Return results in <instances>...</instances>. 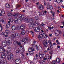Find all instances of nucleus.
I'll return each mask as SVG.
<instances>
[{"label": "nucleus", "mask_w": 64, "mask_h": 64, "mask_svg": "<svg viewBox=\"0 0 64 64\" xmlns=\"http://www.w3.org/2000/svg\"><path fill=\"white\" fill-rule=\"evenodd\" d=\"M35 51V49L33 48L30 47V48L28 50V51L29 52V55H33L34 54V52L33 51Z\"/></svg>", "instance_id": "obj_1"}, {"label": "nucleus", "mask_w": 64, "mask_h": 64, "mask_svg": "<svg viewBox=\"0 0 64 64\" xmlns=\"http://www.w3.org/2000/svg\"><path fill=\"white\" fill-rule=\"evenodd\" d=\"M8 52H9V51H8V52H5V53H2V54L1 56L2 59V60L3 59H4V58H6V56L7 54H8Z\"/></svg>", "instance_id": "obj_2"}, {"label": "nucleus", "mask_w": 64, "mask_h": 64, "mask_svg": "<svg viewBox=\"0 0 64 64\" xmlns=\"http://www.w3.org/2000/svg\"><path fill=\"white\" fill-rule=\"evenodd\" d=\"M33 21H34V20H33L32 22L30 23V24H28L29 28L30 29L34 28L35 26V24L34 23V22Z\"/></svg>", "instance_id": "obj_3"}, {"label": "nucleus", "mask_w": 64, "mask_h": 64, "mask_svg": "<svg viewBox=\"0 0 64 64\" xmlns=\"http://www.w3.org/2000/svg\"><path fill=\"white\" fill-rule=\"evenodd\" d=\"M41 30H42V28H39V27H36L34 29V31L36 32H39Z\"/></svg>", "instance_id": "obj_4"}, {"label": "nucleus", "mask_w": 64, "mask_h": 64, "mask_svg": "<svg viewBox=\"0 0 64 64\" xmlns=\"http://www.w3.org/2000/svg\"><path fill=\"white\" fill-rule=\"evenodd\" d=\"M46 56V54H43L42 53H41V52H40L38 54V56H39L40 57L41 59L43 58L44 57H45Z\"/></svg>", "instance_id": "obj_5"}, {"label": "nucleus", "mask_w": 64, "mask_h": 64, "mask_svg": "<svg viewBox=\"0 0 64 64\" xmlns=\"http://www.w3.org/2000/svg\"><path fill=\"white\" fill-rule=\"evenodd\" d=\"M25 21L26 22H27L28 23H32L33 21V19L31 18L29 19L26 18L25 19Z\"/></svg>", "instance_id": "obj_6"}, {"label": "nucleus", "mask_w": 64, "mask_h": 64, "mask_svg": "<svg viewBox=\"0 0 64 64\" xmlns=\"http://www.w3.org/2000/svg\"><path fill=\"white\" fill-rule=\"evenodd\" d=\"M43 45L45 47H47V46H48L47 41L45 40L43 41Z\"/></svg>", "instance_id": "obj_7"}, {"label": "nucleus", "mask_w": 64, "mask_h": 64, "mask_svg": "<svg viewBox=\"0 0 64 64\" xmlns=\"http://www.w3.org/2000/svg\"><path fill=\"white\" fill-rule=\"evenodd\" d=\"M15 22L16 24H21V21L18 19H15Z\"/></svg>", "instance_id": "obj_8"}, {"label": "nucleus", "mask_w": 64, "mask_h": 64, "mask_svg": "<svg viewBox=\"0 0 64 64\" xmlns=\"http://www.w3.org/2000/svg\"><path fill=\"white\" fill-rule=\"evenodd\" d=\"M6 52V50H5V49L4 48H0V53H2L4 52Z\"/></svg>", "instance_id": "obj_9"}, {"label": "nucleus", "mask_w": 64, "mask_h": 64, "mask_svg": "<svg viewBox=\"0 0 64 64\" xmlns=\"http://www.w3.org/2000/svg\"><path fill=\"white\" fill-rule=\"evenodd\" d=\"M7 49L8 51L6 50V52H8V51H9V52H8V54H10V53H11V48L10 47H9Z\"/></svg>", "instance_id": "obj_10"}, {"label": "nucleus", "mask_w": 64, "mask_h": 64, "mask_svg": "<svg viewBox=\"0 0 64 64\" xmlns=\"http://www.w3.org/2000/svg\"><path fill=\"white\" fill-rule=\"evenodd\" d=\"M19 60H16L15 63L16 64H20L21 63V60L20 59H19Z\"/></svg>", "instance_id": "obj_11"}, {"label": "nucleus", "mask_w": 64, "mask_h": 64, "mask_svg": "<svg viewBox=\"0 0 64 64\" xmlns=\"http://www.w3.org/2000/svg\"><path fill=\"white\" fill-rule=\"evenodd\" d=\"M26 26L24 24H22L21 25V26H20V29L22 30H24V29L25 28Z\"/></svg>", "instance_id": "obj_12"}, {"label": "nucleus", "mask_w": 64, "mask_h": 64, "mask_svg": "<svg viewBox=\"0 0 64 64\" xmlns=\"http://www.w3.org/2000/svg\"><path fill=\"white\" fill-rule=\"evenodd\" d=\"M56 31H57V32L58 33H59L60 34H58V35H56V34H57V33H55V35L56 36H58V37H60L61 36V35H61V34H62V32H61L59 31H58V30H57Z\"/></svg>", "instance_id": "obj_13"}, {"label": "nucleus", "mask_w": 64, "mask_h": 64, "mask_svg": "<svg viewBox=\"0 0 64 64\" xmlns=\"http://www.w3.org/2000/svg\"><path fill=\"white\" fill-rule=\"evenodd\" d=\"M38 8L39 9H40V10H43L44 9V7H43V6L42 4H40V5L38 6Z\"/></svg>", "instance_id": "obj_14"}, {"label": "nucleus", "mask_w": 64, "mask_h": 64, "mask_svg": "<svg viewBox=\"0 0 64 64\" xmlns=\"http://www.w3.org/2000/svg\"><path fill=\"white\" fill-rule=\"evenodd\" d=\"M44 12H39V15L40 16H41V15L44 16Z\"/></svg>", "instance_id": "obj_15"}, {"label": "nucleus", "mask_w": 64, "mask_h": 64, "mask_svg": "<svg viewBox=\"0 0 64 64\" xmlns=\"http://www.w3.org/2000/svg\"><path fill=\"white\" fill-rule=\"evenodd\" d=\"M0 11L1 12V13L4 16L5 14V12L4 10H0Z\"/></svg>", "instance_id": "obj_16"}, {"label": "nucleus", "mask_w": 64, "mask_h": 64, "mask_svg": "<svg viewBox=\"0 0 64 64\" xmlns=\"http://www.w3.org/2000/svg\"><path fill=\"white\" fill-rule=\"evenodd\" d=\"M0 22H2L3 23H4V24H5L6 23V22H4V20L3 19V18H0Z\"/></svg>", "instance_id": "obj_17"}, {"label": "nucleus", "mask_w": 64, "mask_h": 64, "mask_svg": "<svg viewBox=\"0 0 64 64\" xmlns=\"http://www.w3.org/2000/svg\"><path fill=\"white\" fill-rule=\"evenodd\" d=\"M2 46L4 47H6L7 45V44L5 42H2Z\"/></svg>", "instance_id": "obj_18"}, {"label": "nucleus", "mask_w": 64, "mask_h": 64, "mask_svg": "<svg viewBox=\"0 0 64 64\" xmlns=\"http://www.w3.org/2000/svg\"><path fill=\"white\" fill-rule=\"evenodd\" d=\"M2 62L4 64H8V63H7V60H6L5 59H4V60L2 61Z\"/></svg>", "instance_id": "obj_19"}, {"label": "nucleus", "mask_w": 64, "mask_h": 64, "mask_svg": "<svg viewBox=\"0 0 64 64\" xmlns=\"http://www.w3.org/2000/svg\"><path fill=\"white\" fill-rule=\"evenodd\" d=\"M56 62L57 63H59L60 62V60L59 58H57L56 59Z\"/></svg>", "instance_id": "obj_20"}, {"label": "nucleus", "mask_w": 64, "mask_h": 64, "mask_svg": "<svg viewBox=\"0 0 64 64\" xmlns=\"http://www.w3.org/2000/svg\"><path fill=\"white\" fill-rule=\"evenodd\" d=\"M26 33V31L24 30H22L21 32V34L22 35H24Z\"/></svg>", "instance_id": "obj_21"}, {"label": "nucleus", "mask_w": 64, "mask_h": 64, "mask_svg": "<svg viewBox=\"0 0 64 64\" xmlns=\"http://www.w3.org/2000/svg\"><path fill=\"white\" fill-rule=\"evenodd\" d=\"M15 36H16V38H19L20 37V35L18 33H16L15 34Z\"/></svg>", "instance_id": "obj_22"}, {"label": "nucleus", "mask_w": 64, "mask_h": 64, "mask_svg": "<svg viewBox=\"0 0 64 64\" xmlns=\"http://www.w3.org/2000/svg\"><path fill=\"white\" fill-rule=\"evenodd\" d=\"M23 40H24V41H23L24 43H27L28 42V40L27 39L25 38L23 39Z\"/></svg>", "instance_id": "obj_23"}, {"label": "nucleus", "mask_w": 64, "mask_h": 64, "mask_svg": "<svg viewBox=\"0 0 64 64\" xmlns=\"http://www.w3.org/2000/svg\"><path fill=\"white\" fill-rule=\"evenodd\" d=\"M7 59L9 61H10L11 60H12V58H10V56H7Z\"/></svg>", "instance_id": "obj_24"}, {"label": "nucleus", "mask_w": 64, "mask_h": 64, "mask_svg": "<svg viewBox=\"0 0 64 64\" xmlns=\"http://www.w3.org/2000/svg\"><path fill=\"white\" fill-rule=\"evenodd\" d=\"M40 35H41L42 36H43V37H44L45 36V34L42 32H40Z\"/></svg>", "instance_id": "obj_25"}, {"label": "nucleus", "mask_w": 64, "mask_h": 64, "mask_svg": "<svg viewBox=\"0 0 64 64\" xmlns=\"http://www.w3.org/2000/svg\"><path fill=\"white\" fill-rule=\"evenodd\" d=\"M22 50H20V52L21 53H23V52H24L25 51V50L24 49V48H22Z\"/></svg>", "instance_id": "obj_26"}, {"label": "nucleus", "mask_w": 64, "mask_h": 64, "mask_svg": "<svg viewBox=\"0 0 64 64\" xmlns=\"http://www.w3.org/2000/svg\"><path fill=\"white\" fill-rule=\"evenodd\" d=\"M33 45H32V47H35L34 45H36V42L35 41L33 42Z\"/></svg>", "instance_id": "obj_27"}, {"label": "nucleus", "mask_w": 64, "mask_h": 64, "mask_svg": "<svg viewBox=\"0 0 64 64\" xmlns=\"http://www.w3.org/2000/svg\"><path fill=\"white\" fill-rule=\"evenodd\" d=\"M9 56H10V58H11V59H12V60H13V59L14 57H13V55L12 54H10Z\"/></svg>", "instance_id": "obj_28"}, {"label": "nucleus", "mask_w": 64, "mask_h": 64, "mask_svg": "<svg viewBox=\"0 0 64 64\" xmlns=\"http://www.w3.org/2000/svg\"><path fill=\"white\" fill-rule=\"evenodd\" d=\"M19 17L21 19L22 18H24V16L23 15H20L19 16Z\"/></svg>", "instance_id": "obj_29"}, {"label": "nucleus", "mask_w": 64, "mask_h": 64, "mask_svg": "<svg viewBox=\"0 0 64 64\" xmlns=\"http://www.w3.org/2000/svg\"><path fill=\"white\" fill-rule=\"evenodd\" d=\"M3 30V28L2 27V26L1 25V24L0 23V32H2Z\"/></svg>", "instance_id": "obj_30"}, {"label": "nucleus", "mask_w": 64, "mask_h": 64, "mask_svg": "<svg viewBox=\"0 0 64 64\" xmlns=\"http://www.w3.org/2000/svg\"><path fill=\"white\" fill-rule=\"evenodd\" d=\"M12 30H15V29H16V27H15V26H13L12 27Z\"/></svg>", "instance_id": "obj_31"}, {"label": "nucleus", "mask_w": 64, "mask_h": 64, "mask_svg": "<svg viewBox=\"0 0 64 64\" xmlns=\"http://www.w3.org/2000/svg\"><path fill=\"white\" fill-rule=\"evenodd\" d=\"M6 34H9V33H10V31L8 30H6Z\"/></svg>", "instance_id": "obj_32"}, {"label": "nucleus", "mask_w": 64, "mask_h": 64, "mask_svg": "<svg viewBox=\"0 0 64 64\" xmlns=\"http://www.w3.org/2000/svg\"><path fill=\"white\" fill-rule=\"evenodd\" d=\"M9 20L11 22H13L14 21V20H13L12 18H9Z\"/></svg>", "instance_id": "obj_33"}, {"label": "nucleus", "mask_w": 64, "mask_h": 64, "mask_svg": "<svg viewBox=\"0 0 64 64\" xmlns=\"http://www.w3.org/2000/svg\"><path fill=\"white\" fill-rule=\"evenodd\" d=\"M35 18L36 20H39V18L38 16H35Z\"/></svg>", "instance_id": "obj_34"}, {"label": "nucleus", "mask_w": 64, "mask_h": 64, "mask_svg": "<svg viewBox=\"0 0 64 64\" xmlns=\"http://www.w3.org/2000/svg\"><path fill=\"white\" fill-rule=\"evenodd\" d=\"M38 39L39 40H41L42 39V37L40 36H38Z\"/></svg>", "instance_id": "obj_35"}, {"label": "nucleus", "mask_w": 64, "mask_h": 64, "mask_svg": "<svg viewBox=\"0 0 64 64\" xmlns=\"http://www.w3.org/2000/svg\"><path fill=\"white\" fill-rule=\"evenodd\" d=\"M48 28L49 30H52V29H53L54 28V27H52L51 28V27H49V26H48Z\"/></svg>", "instance_id": "obj_36"}, {"label": "nucleus", "mask_w": 64, "mask_h": 64, "mask_svg": "<svg viewBox=\"0 0 64 64\" xmlns=\"http://www.w3.org/2000/svg\"><path fill=\"white\" fill-rule=\"evenodd\" d=\"M6 7L8 8H10V6H9V4H6Z\"/></svg>", "instance_id": "obj_37"}, {"label": "nucleus", "mask_w": 64, "mask_h": 64, "mask_svg": "<svg viewBox=\"0 0 64 64\" xmlns=\"http://www.w3.org/2000/svg\"><path fill=\"white\" fill-rule=\"evenodd\" d=\"M18 43V42L17 41H15L14 42V45H16V44H17V43Z\"/></svg>", "instance_id": "obj_38"}, {"label": "nucleus", "mask_w": 64, "mask_h": 64, "mask_svg": "<svg viewBox=\"0 0 64 64\" xmlns=\"http://www.w3.org/2000/svg\"><path fill=\"white\" fill-rule=\"evenodd\" d=\"M13 16L14 17H15L16 18V17H18V14H14V15Z\"/></svg>", "instance_id": "obj_39"}, {"label": "nucleus", "mask_w": 64, "mask_h": 64, "mask_svg": "<svg viewBox=\"0 0 64 64\" xmlns=\"http://www.w3.org/2000/svg\"><path fill=\"white\" fill-rule=\"evenodd\" d=\"M47 5L48 6H50V5H51V3L49 2L47 3Z\"/></svg>", "instance_id": "obj_40"}, {"label": "nucleus", "mask_w": 64, "mask_h": 64, "mask_svg": "<svg viewBox=\"0 0 64 64\" xmlns=\"http://www.w3.org/2000/svg\"><path fill=\"white\" fill-rule=\"evenodd\" d=\"M49 8L50 10H53V6H50Z\"/></svg>", "instance_id": "obj_41"}, {"label": "nucleus", "mask_w": 64, "mask_h": 64, "mask_svg": "<svg viewBox=\"0 0 64 64\" xmlns=\"http://www.w3.org/2000/svg\"><path fill=\"white\" fill-rule=\"evenodd\" d=\"M36 24L38 25H40V23L38 22H36Z\"/></svg>", "instance_id": "obj_42"}, {"label": "nucleus", "mask_w": 64, "mask_h": 64, "mask_svg": "<svg viewBox=\"0 0 64 64\" xmlns=\"http://www.w3.org/2000/svg\"><path fill=\"white\" fill-rule=\"evenodd\" d=\"M22 59H24V58L25 57V56H24V54H22Z\"/></svg>", "instance_id": "obj_43"}, {"label": "nucleus", "mask_w": 64, "mask_h": 64, "mask_svg": "<svg viewBox=\"0 0 64 64\" xmlns=\"http://www.w3.org/2000/svg\"><path fill=\"white\" fill-rule=\"evenodd\" d=\"M56 42L57 43V44H60V42H59V40H56Z\"/></svg>", "instance_id": "obj_44"}, {"label": "nucleus", "mask_w": 64, "mask_h": 64, "mask_svg": "<svg viewBox=\"0 0 64 64\" xmlns=\"http://www.w3.org/2000/svg\"><path fill=\"white\" fill-rule=\"evenodd\" d=\"M39 48H39V50L40 51L42 50V47L40 46Z\"/></svg>", "instance_id": "obj_45"}, {"label": "nucleus", "mask_w": 64, "mask_h": 64, "mask_svg": "<svg viewBox=\"0 0 64 64\" xmlns=\"http://www.w3.org/2000/svg\"><path fill=\"white\" fill-rule=\"evenodd\" d=\"M53 64H56V61L54 60L52 62Z\"/></svg>", "instance_id": "obj_46"}, {"label": "nucleus", "mask_w": 64, "mask_h": 64, "mask_svg": "<svg viewBox=\"0 0 64 64\" xmlns=\"http://www.w3.org/2000/svg\"><path fill=\"white\" fill-rule=\"evenodd\" d=\"M9 27H10V24H7L6 25V28H9Z\"/></svg>", "instance_id": "obj_47"}, {"label": "nucleus", "mask_w": 64, "mask_h": 64, "mask_svg": "<svg viewBox=\"0 0 64 64\" xmlns=\"http://www.w3.org/2000/svg\"><path fill=\"white\" fill-rule=\"evenodd\" d=\"M2 60H3V59L2 58H1V57L0 56V61H2Z\"/></svg>", "instance_id": "obj_48"}, {"label": "nucleus", "mask_w": 64, "mask_h": 64, "mask_svg": "<svg viewBox=\"0 0 64 64\" xmlns=\"http://www.w3.org/2000/svg\"><path fill=\"white\" fill-rule=\"evenodd\" d=\"M8 16H11V15H12V14H11V13H9L8 14Z\"/></svg>", "instance_id": "obj_49"}, {"label": "nucleus", "mask_w": 64, "mask_h": 64, "mask_svg": "<svg viewBox=\"0 0 64 64\" xmlns=\"http://www.w3.org/2000/svg\"><path fill=\"white\" fill-rule=\"evenodd\" d=\"M42 27H44L45 26V24H44V23H42Z\"/></svg>", "instance_id": "obj_50"}, {"label": "nucleus", "mask_w": 64, "mask_h": 64, "mask_svg": "<svg viewBox=\"0 0 64 64\" xmlns=\"http://www.w3.org/2000/svg\"><path fill=\"white\" fill-rule=\"evenodd\" d=\"M17 44L19 46H21V43L20 42H18V43H17Z\"/></svg>", "instance_id": "obj_51"}, {"label": "nucleus", "mask_w": 64, "mask_h": 64, "mask_svg": "<svg viewBox=\"0 0 64 64\" xmlns=\"http://www.w3.org/2000/svg\"><path fill=\"white\" fill-rule=\"evenodd\" d=\"M2 35H5V33L4 32H2Z\"/></svg>", "instance_id": "obj_52"}, {"label": "nucleus", "mask_w": 64, "mask_h": 64, "mask_svg": "<svg viewBox=\"0 0 64 64\" xmlns=\"http://www.w3.org/2000/svg\"><path fill=\"white\" fill-rule=\"evenodd\" d=\"M50 46H52V42H50Z\"/></svg>", "instance_id": "obj_53"}, {"label": "nucleus", "mask_w": 64, "mask_h": 64, "mask_svg": "<svg viewBox=\"0 0 64 64\" xmlns=\"http://www.w3.org/2000/svg\"><path fill=\"white\" fill-rule=\"evenodd\" d=\"M16 53L19 54L20 53V52H19V50H18L16 51Z\"/></svg>", "instance_id": "obj_54"}, {"label": "nucleus", "mask_w": 64, "mask_h": 64, "mask_svg": "<svg viewBox=\"0 0 64 64\" xmlns=\"http://www.w3.org/2000/svg\"><path fill=\"white\" fill-rule=\"evenodd\" d=\"M36 47L37 50H39V49H38V48L37 46H36Z\"/></svg>", "instance_id": "obj_55"}, {"label": "nucleus", "mask_w": 64, "mask_h": 64, "mask_svg": "<svg viewBox=\"0 0 64 64\" xmlns=\"http://www.w3.org/2000/svg\"><path fill=\"white\" fill-rule=\"evenodd\" d=\"M46 60H47L48 59H49L50 58V57L49 56H46Z\"/></svg>", "instance_id": "obj_56"}, {"label": "nucleus", "mask_w": 64, "mask_h": 64, "mask_svg": "<svg viewBox=\"0 0 64 64\" xmlns=\"http://www.w3.org/2000/svg\"><path fill=\"white\" fill-rule=\"evenodd\" d=\"M11 36L12 37L14 38V34H12Z\"/></svg>", "instance_id": "obj_57"}, {"label": "nucleus", "mask_w": 64, "mask_h": 64, "mask_svg": "<svg viewBox=\"0 0 64 64\" xmlns=\"http://www.w3.org/2000/svg\"><path fill=\"white\" fill-rule=\"evenodd\" d=\"M10 43L11 42H9L7 43V44H8V46H9V45H10Z\"/></svg>", "instance_id": "obj_58"}, {"label": "nucleus", "mask_w": 64, "mask_h": 64, "mask_svg": "<svg viewBox=\"0 0 64 64\" xmlns=\"http://www.w3.org/2000/svg\"><path fill=\"white\" fill-rule=\"evenodd\" d=\"M52 16L53 17H54V16H55V13L54 12L52 13Z\"/></svg>", "instance_id": "obj_59"}, {"label": "nucleus", "mask_w": 64, "mask_h": 64, "mask_svg": "<svg viewBox=\"0 0 64 64\" xmlns=\"http://www.w3.org/2000/svg\"><path fill=\"white\" fill-rule=\"evenodd\" d=\"M58 2V4H60V0H58V2Z\"/></svg>", "instance_id": "obj_60"}, {"label": "nucleus", "mask_w": 64, "mask_h": 64, "mask_svg": "<svg viewBox=\"0 0 64 64\" xmlns=\"http://www.w3.org/2000/svg\"><path fill=\"white\" fill-rule=\"evenodd\" d=\"M37 57H36V56H35L34 57V59L35 60H36V59H37Z\"/></svg>", "instance_id": "obj_61"}, {"label": "nucleus", "mask_w": 64, "mask_h": 64, "mask_svg": "<svg viewBox=\"0 0 64 64\" xmlns=\"http://www.w3.org/2000/svg\"><path fill=\"white\" fill-rule=\"evenodd\" d=\"M44 5L45 6H46V2H44Z\"/></svg>", "instance_id": "obj_62"}, {"label": "nucleus", "mask_w": 64, "mask_h": 64, "mask_svg": "<svg viewBox=\"0 0 64 64\" xmlns=\"http://www.w3.org/2000/svg\"><path fill=\"white\" fill-rule=\"evenodd\" d=\"M4 16L3 14H2V13H0V16Z\"/></svg>", "instance_id": "obj_63"}, {"label": "nucleus", "mask_w": 64, "mask_h": 64, "mask_svg": "<svg viewBox=\"0 0 64 64\" xmlns=\"http://www.w3.org/2000/svg\"><path fill=\"white\" fill-rule=\"evenodd\" d=\"M0 64H4L2 62H0Z\"/></svg>", "instance_id": "obj_64"}]
</instances>
